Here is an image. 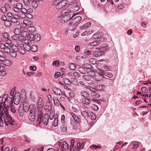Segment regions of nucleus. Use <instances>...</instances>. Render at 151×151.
Returning <instances> with one entry per match:
<instances>
[{"label": "nucleus", "mask_w": 151, "mask_h": 151, "mask_svg": "<svg viewBox=\"0 0 151 151\" xmlns=\"http://www.w3.org/2000/svg\"><path fill=\"white\" fill-rule=\"evenodd\" d=\"M22 41H24L23 40H18L16 42L17 45L18 46V47H23V45L22 42Z\"/></svg>", "instance_id": "obj_39"}, {"label": "nucleus", "mask_w": 151, "mask_h": 151, "mask_svg": "<svg viewBox=\"0 0 151 151\" xmlns=\"http://www.w3.org/2000/svg\"><path fill=\"white\" fill-rule=\"evenodd\" d=\"M62 81L65 84L68 85L70 83V81L67 78H63Z\"/></svg>", "instance_id": "obj_54"}, {"label": "nucleus", "mask_w": 151, "mask_h": 151, "mask_svg": "<svg viewBox=\"0 0 151 151\" xmlns=\"http://www.w3.org/2000/svg\"><path fill=\"white\" fill-rule=\"evenodd\" d=\"M91 96L93 98H98L100 97V95L98 93H95V92L91 93Z\"/></svg>", "instance_id": "obj_42"}, {"label": "nucleus", "mask_w": 151, "mask_h": 151, "mask_svg": "<svg viewBox=\"0 0 151 151\" xmlns=\"http://www.w3.org/2000/svg\"><path fill=\"white\" fill-rule=\"evenodd\" d=\"M27 37L30 40V41H34V35L32 33L29 34L28 35Z\"/></svg>", "instance_id": "obj_52"}, {"label": "nucleus", "mask_w": 151, "mask_h": 151, "mask_svg": "<svg viewBox=\"0 0 151 151\" xmlns=\"http://www.w3.org/2000/svg\"><path fill=\"white\" fill-rule=\"evenodd\" d=\"M70 19V17L69 16H63L60 19V22L62 23L67 22Z\"/></svg>", "instance_id": "obj_16"}, {"label": "nucleus", "mask_w": 151, "mask_h": 151, "mask_svg": "<svg viewBox=\"0 0 151 151\" xmlns=\"http://www.w3.org/2000/svg\"><path fill=\"white\" fill-rule=\"evenodd\" d=\"M28 36V33L26 31H23L19 35V37H21V40H26V37Z\"/></svg>", "instance_id": "obj_19"}, {"label": "nucleus", "mask_w": 151, "mask_h": 151, "mask_svg": "<svg viewBox=\"0 0 151 151\" xmlns=\"http://www.w3.org/2000/svg\"><path fill=\"white\" fill-rule=\"evenodd\" d=\"M60 14L62 16H70V18L71 17V16L73 15V13L70 11L69 9L63 10L61 13Z\"/></svg>", "instance_id": "obj_9"}, {"label": "nucleus", "mask_w": 151, "mask_h": 151, "mask_svg": "<svg viewBox=\"0 0 151 151\" xmlns=\"http://www.w3.org/2000/svg\"><path fill=\"white\" fill-rule=\"evenodd\" d=\"M53 91L54 93L56 95H61L62 94L61 90L57 87H54L53 88Z\"/></svg>", "instance_id": "obj_23"}, {"label": "nucleus", "mask_w": 151, "mask_h": 151, "mask_svg": "<svg viewBox=\"0 0 151 151\" xmlns=\"http://www.w3.org/2000/svg\"><path fill=\"white\" fill-rule=\"evenodd\" d=\"M81 102L83 103L86 105H89L91 102L86 97L84 98L83 99H82Z\"/></svg>", "instance_id": "obj_29"}, {"label": "nucleus", "mask_w": 151, "mask_h": 151, "mask_svg": "<svg viewBox=\"0 0 151 151\" xmlns=\"http://www.w3.org/2000/svg\"><path fill=\"white\" fill-rule=\"evenodd\" d=\"M95 73L93 72H91V74H90V76L89 75H83L82 77L85 80L89 81L91 79V78H93V77L95 76Z\"/></svg>", "instance_id": "obj_12"}, {"label": "nucleus", "mask_w": 151, "mask_h": 151, "mask_svg": "<svg viewBox=\"0 0 151 151\" xmlns=\"http://www.w3.org/2000/svg\"><path fill=\"white\" fill-rule=\"evenodd\" d=\"M102 75L98 74L97 75H95V76L93 77V79L97 81H99L100 80V77L101 78H106L103 75L104 73H103Z\"/></svg>", "instance_id": "obj_18"}, {"label": "nucleus", "mask_w": 151, "mask_h": 151, "mask_svg": "<svg viewBox=\"0 0 151 151\" xmlns=\"http://www.w3.org/2000/svg\"><path fill=\"white\" fill-rule=\"evenodd\" d=\"M4 108V101H3V98L0 97V109Z\"/></svg>", "instance_id": "obj_47"}, {"label": "nucleus", "mask_w": 151, "mask_h": 151, "mask_svg": "<svg viewBox=\"0 0 151 151\" xmlns=\"http://www.w3.org/2000/svg\"><path fill=\"white\" fill-rule=\"evenodd\" d=\"M9 54L10 56L13 58H15L17 55V53L14 51L10 52Z\"/></svg>", "instance_id": "obj_58"}, {"label": "nucleus", "mask_w": 151, "mask_h": 151, "mask_svg": "<svg viewBox=\"0 0 151 151\" xmlns=\"http://www.w3.org/2000/svg\"><path fill=\"white\" fill-rule=\"evenodd\" d=\"M73 76L75 78H78L80 76V75L76 72H74L73 73Z\"/></svg>", "instance_id": "obj_64"}, {"label": "nucleus", "mask_w": 151, "mask_h": 151, "mask_svg": "<svg viewBox=\"0 0 151 151\" xmlns=\"http://www.w3.org/2000/svg\"><path fill=\"white\" fill-rule=\"evenodd\" d=\"M48 119L47 118H46L44 117L42 119V122L43 124L45 125H47V124L48 122Z\"/></svg>", "instance_id": "obj_56"}, {"label": "nucleus", "mask_w": 151, "mask_h": 151, "mask_svg": "<svg viewBox=\"0 0 151 151\" xmlns=\"http://www.w3.org/2000/svg\"><path fill=\"white\" fill-rule=\"evenodd\" d=\"M30 5L34 9L36 8L38 6L37 2L36 0H31Z\"/></svg>", "instance_id": "obj_28"}, {"label": "nucleus", "mask_w": 151, "mask_h": 151, "mask_svg": "<svg viewBox=\"0 0 151 151\" xmlns=\"http://www.w3.org/2000/svg\"><path fill=\"white\" fill-rule=\"evenodd\" d=\"M70 114L71 115V116L70 117V118H73V119H76V122H78L80 121L79 118L76 116L73 113H70Z\"/></svg>", "instance_id": "obj_41"}, {"label": "nucleus", "mask_w": 151, "mask_h": 151, "mask_svg": "<svg viewBox=\"0 0 151 151\" xmlns=\"http://www.w3.org/2000/svg\"><path fill=\"white\" fill-rule=\"evenodd\" d=\"M27 15L26 13L25 12L24 13L22 12H18L17 15L19 16V18L20 17L23 19L25 18L26 17H27Z\"/></svg>", "instance_id": "obj_32"}, {"label": "nucleus", "mask_w": 151, "mask_h": 151, "mask_svg": "<svg viewBox=\"0 0 151 151\" xmlns=\"http://www.w3.org/2000/svg\"><path fill=\"white\" fill-rule=\"evenodd\" d=\"M2 115V120L4 119L5 124L6 126L10 125H13L14 124V122H15L14 120L12 119L9 114L8 111L6 109L2 110L0 112V116Z\"/></svg>", "instance_id": "obj_1"}, {"label": "nucleus", "mask_w": 151, "mask_h": 151, "mask_svg": "<svg viewBox=\"0 0 151 151\" xmlns=\"http://www.w3.org/2000/svg\"><path fill=\"white\" fill-rule=\"evenodd\" d=\"M76 122H77L76 121V119L73 118H70V124L72 126H75Z\"/></svg>", "instance_id": "obj_50"}, {"label": "nucleus", "mask_w": 151, "mask_h": 151, "mask_svg": "<svg viewBox=\"0 0 151 151\" xmlns=\"http://www.w3.org/2000/svg\"><path fill=\"white\" fill-rule=\"evenodd\" d=\"M79 6L78 5L73 6L70 8L69 9L70 11L72 12H76L78 11L79 9Z\"/></svg>", "instance_id": "obj_15"}, {"label": "nucleus", "mask_w": 151, "mask_h": 151, "mask_svg": "<svg viewBox=\"0 0 151 151\" xmlns=\"http://www.w3.org/2000/svg\"><path fill=\"white\" fill-rule=\"evenodd\" d=\"M27 30L30 32H33L35 30V28L32 26H29L27 28Z\"/></svg>", "instance_id": "obj_38"}, {"label": "nucleus", "mask_w": 151, "mask_h": 151, "mask_svg": "<svg viewBox=\"0 0 151 151\" xmlns=\"http://www.w3.org/2000/svg\"><path fill=\"white\" fill-rule=\"evenodd\" d=\"M90 147L91 149L93 150L96 149L97 148L99 149L101 148L100 145L96 146L95 145H91L90 146Z\"/></svg>", "instance_id": "obj_51"}, {"label": "nucleus", "mask_w": 151, "mask_h": 151, "mask_svg": "<svg viewBox=\"0 0 151 151\" xmlns=\"http://www.w3.org/2000/svg\"><path fill=\"white\" fill-rule=\"evenodd\" d=\"M3 37L4 38L7 39L6 41L7 43H11V40L10 38V37L9 35V34L7 32H4L2 33V34Z\"/></svg>", "instance_id": "obj_17"}, {"label": "nucleus", "mask_w": 151, "mask_h": 151, "mask_svg": "<svg viewBox=\"0 0 151 151\" xmlns=\"http://www.w3.org/2000/svg\"><path fill=\"white\" fill-rule=\"evenodd\" d=\"M99 44V43L96 41H95L89 43L88 44V46L89 47H91L92 46H95L98 45Z\"/></svg>", "instance_id": "obj_36"}, {"label": "nucleus", "mask_w": 151, "mask_h": 151, "mask_svg": "<svg viewBox=\"0 0 151 151\" xmlns=\"http://www.w3.org/2000/svg\"><path fill=\"white\" fill-rule=\"evenodd\" d=\"M10 106L11 111L13 113H15L16 111L15 105L14 104H13Z\"/></svg>", "instance_id": "obj_57"}, {"label": "nucleus", "mask_w": 151, "mask_h": 151, "mask_svg": "<svg viewBox=\"0 0 151 151\" xmlns=\"http://www.w3.org/2000/svg\"><path fill=\"white\" fill-rule=\"evenodd\" d=\"M106 88V86L102 85H98L95 86L96 90L99 91H104Z\"/></svg>", "instance_id": "obj_13"}, {"label": "nucleus", "mask_w": 151, "mask_h": 151, "mask_svg": "<svg viewBox=\"0 0 151 151\" xmlns=\"http://www.w3.org/2000/svg\"><path fill=\"white\" fill-rule=\"evenodd\" d=\"M104 53V52L102 51H95L93 52V54L95 57H98Z\"/></svg>", "instance_id": "obj_30"}, {"label": "nucleus", "mask_w": 151, "mask_h": 151, "mask_svg": "<svg viewBox=\"0 0 151 151\" xmlns=\"http://www.w3.org/2000/svg\"><path fill=\"white\" fill-rule=\"evenodd\" d=\"M30 112L29 113H32L33 111H34V113H35V108L34 105L33 104H31L30 105V107L29 108Z\"/></svg>", "instance_id": "obj_48"}, {"label": "nucleus", "mask_w": 151, "mask_h": 151, "mask_svg": "<svg viewBox=\"0 0 151 151\" xmlns=\"http://www.w3.org/2000/svg\"><path fill=\"white\" fill-rule=\"evenodd\" d=\"M40 35L37 34L34 35V41L35 42H37L40 40Z\"/></svg>", "instance_id": "obj_46"}, {"label": "nucleus", "mask_w": 151, "mask_h": 151, "mask_svg": "<svg viewBox=\"0 0 151 151\" xmlns=\"http://www.w3.org/2000/svg\"><path fill=\"white\" fill-rule=\"evenodd\" d=\"M108 44L105 43L101 45V47L102 48V50L105 51L108 50L109 48L108 47Z\"/></svg>", "instance_id": "obj_37"}, {"label": "nucleus", "mask_w": 151, "mask_h": 151, "mask_svg": "<svg viewBox=\"0 0 151 151\" xmlns=\"http://www.w3.org/2000/svg\"><path fill=\"white\" fill-rule=\"evenodd\" d=\"M35 113H34V111L32 113H29V115L28 118L30 121L31 122H34L35 120Z\"/></svg>", "instance_id": "obj_14"}, {"label": "nucleus", "mask_w": 151, "mask_h": 151, "mask_svg": "<svg viewBox=\"0 0 151 151\" xmlns=\"http://www.w3.org/2000/svg\"><path fill=\"white\" fill-rule=\"evenodd\" d=\"M19 20V16L17 14H14L13 17L10 19L11 22L12 23H15L17 25L20 24V23Z\"/></svg>", "instance_id": "obj_7"}, {"label": "nucleus", "mask_w": 151, "mask_h": 151, "mask_svg": "<svg viewBox=\"0 0 151 151\" xmlns=\"http://www.w3.org/2000/svg\"><path fill=\"white\" fill-rule=\"evenodd\" d=\"M52 99L55 105L58 106L60 105V102L58 98L56 97H53Z\"/></svg>", "instance_id": "obj_33"}, {"label": "nucleus", "mask_w": 151, "mask_h": 151, "mask_svg": "<svg viewBox=\"0 0 151 151\" xmlns=\"http://www.w3.org/2000/svg\"><path fill=\"white\" fill-rule=\"evenodd\" d=\"M13 104V99L12 98L8 97L4 101V108H3V110L7 109L8 110L7 108L9 106Z\"/></svg>", "instance_id": "obj_4"}, {"label": "nucleus", "mask_w": 151, "mask_h": 151, "mask_svg": "<svg viewBox=\"0 0 151 151\" xmlns=\"http://www.w3.org/2000/svg\"><path fill=\"white\" fill-rule=\"evenodd\" d=\"M61 131L63 132H65L67 131V127L65 124L63 123L60 127Z\"/></svg>", "instance_id": "obj_45"}, {"label": "nucleus", "mask_w": 151, "mask_h": 151, "mask_svg": "<svg viewBox=\"0 0 151 151\" xmlns=\"http://www.w3.org/2000/svg\"><path fill=\"white\" fill-rule=\"evenodd\" d=\"M27 42H25V45H24V48L25 50L27 51H29V50L30 49L31 46V44L30 42H31L30 41H27Z\"/></svg>", "instance_id": "obj_26"}, {"label": "nucleus", "mask_w": 151, "mask_h": 151, "mask_svg": "<svg viewBox=\"0 0 151 151\" xmlns=\"http://www.w3.org/2000/svg\"><path fill=\"white\" fill-rule=\"evenodd\" d=\"M44 105V102L42 98H40L37 103V109H40L43 108Z\"/></svg>", "instance_id": "obj_11"}, {"label": "nucleus", "mask_w": 151, "mask_h": 151, "mask_svg": "<svg viewBox=\"0 0 151 151\" xmlns=\"http://www.w3.org/2000/svg\"><path fill=\"white\" fill-rule=\"evenodd\" d=\"M104 82V83L107 85L109 86L110 85L111 82V80L109 78H106L105 79L103 80Z\"/></svg>", "instance_id": "obj_40"}, {"label": "nucleus", "mask_w": 151, "mask_h": 151, "mask_svg": "<svg viewBox=\"0 0 151 151\" xmlns=\"http://www.w3.org/2000/svg\"><path fill=\"white\" fill-rule=\"evenodd\" d=\"M78 70L82 73H84L86 72V69L84 68L80 67L78 68Z\"/></svg>", "instance_id": "obj_53"}, {"label": "nucleus", "mask_w": 151, "mask_h": 151, "mask_svg": "<svg viewBox=\"0 0 151 151\" xmlns=\"http://www.w3.org/2000/svg\"><path fill=\"white\" fill-rule=\"evenodd\" d=\"M91 23L90 22L87 23L83 26L80 27V29L82 30H84L90 27L91 25Z\"/></svg>", "instance_id": "obj_24"}, {"label": "nucleus", "mask_w": 151, "mask_h": 151, "mask_svg": "<svg viewBox=\"0 0 151 151\" xmlns=\"http://www.w3.org/2000/svg\"><path fill=\"white\" fill-rule=\"evenodd\" d=\"M86 88L87 89H89L90 91H91V92H95L96 90L95 88H94L92 86H86Z\"/></svg>", "instance_id": "obj_63"}, {"label": "nucleus", "mask_w": 151, "mask_h": 151, "mask_svg": "<svg viewBox=\"0 0 151 151\" xmlns=\"http://www.w3.org/2000/svg\"><path fill=\"white\" fill-rule=\"evenodd\" d=\"M20 93L18 92H16L15 93L13 98V102L14 104L17 105L19 104L20 100Z\"/></svg>", "instance_id": "obj_6"}, {"label": "nucleus", "mask_w": 151, "mask_h": 151, "mask_svg": "<svg viewBox=\"0 0 151 151\" xmlns=\"http://www.w3.org/2000/svg\"><path fill=\"white\" fill-rule=\"evenodd\" d=\"M30 107V105L29 104L26 102H24L23 104V109L24 110L26 111H27L29 109Z\"/></svg>", "instance_id": "obj_25"}, {"label": "nucleus", "mask_w": 151, "mask_h": 151, "mask_svg": "<svg viewBox=\"0 0 151 151\" xmlns=\"http://www.w3.org/2000/svg\"><path fill=\"white\" fill-rule=\"evenodd\" d=\"M38 118L37 120L39 124H40L42 122V119L44 117H43V114L40 109L38 110L37 113Z\"/></svg>", "instance_id": "obj_8"}, {"label": "nucleus", "mask_w": 151, "mask_h": 151, "mask_svg": "<svg viewBox=\"0 0 151 151\" xmlns=\"http://www.w3.org/2000/svg\"><path fill=\"white\" fill-rule=\"evenodd\" d=\"M1 61L3 62L4 65L9 66L12 65L13 64V62L12 61H11L5 59L4 60H2Z\"/></svg>", "instance_id": "obj_21"}, {"label": "nucleus", "mask_w": 151, "mask_h": 151, "mask_svg": "<svg viewBox=\"0 0 151 151\" xmlns=\"http://www.w3.org/2000/svg\"><path fill=\"white\" fill-rule=\"evenodd\" d=\"M52 107V106L50 103L47 104L44 107L45 110L47 112H49L51 110Z\"/></svg>", "instance_id": "obj_22"}, {"label": "nucleus", "mask_w": 151, "mask_h": 151, "mask_svg": "<svg viewBox=\"0 0 151 151\" xmlns=\"http://www.w3.org/2000/svg\"><path fill=\"white\" fill-rule=\"evenodd\" d=\"M31 0H23L24 5L27 7H31L30 3Z\"/></svg>", "instance_id": "obj_35"}, {"label": "nucleus", "mask_w": 151, "mask_h": 151, "mask_svg": "<svg viewBox=\"0 0 151 151\" xmlns=\"http://www.w3.org/2000/svg\"><path fill=\"white\" fill-rule=\"evenodd\" d=\"M77 147H78L80 149H82L83 148V143L81 144L80 142H78L77 145Z\"/></svg>", "instance_id": "obj_61"}, {"label": "nucleus", "mask_w": 151, "mask_h": 151, "mask_svg": "<svg viewBox=\"0 0 151 151\" xmlns=\"http://www.w3.org/2000/svg\"><path fill=\"white\" fill-rule=\"evenodd\" d=\"M16 91V88L15 87H14L12 88L10 91V95L11 96H12L14 97V93Z\"/></svg>", "instance_id": "obj_60"}, {"label": "nucleus", "mask_w": 151, "mask_h": 151, "mask_svg": "<svg viewBox=\"0 0 151 151\" xmlns=\"http://www.w3.org/2000/svg\"><path fill=\"white\" fill-rule=\"evenodd\" d=\"M21 37H19V35H15L12 37L11 38L12 40L16 42L18 40H21Z\"/></svg>", "instance_id": "obj_34"}, {"label": "nucleus", "mask_w": 151, "mask_h": 151, "mask_svg": "<svg viewBox=\"0 0 151 151\" xmlns=\"http://www.w3.org/2000/svg\"><path fill=\"white\" fill-rule=\"evenodd\" d=\"M22 7V4L19 3L17 5L16 7H14L12 9L15 12H18L19 11V9H21Z\"/></svg>", "instance_id": "obj_27"}, {"label": "nucleus", "mask_w": 151, "mask_h": 151, "mask_svg": "<svg viewBox=\"0 0 151 151\" xmlns=\"http://www.w3.org/2000/svg\"><path fill=\"white\" fill-rule=\"evenodd\" d=\"M24 47L23 46V47H18V51L20 53L22 54H24L25 53V51L24 49Z\"/></svg>", "instance_id": "obj_43"}, {"label": "nucleus", "mask_w": 151, "mask_h": 151, "mask_svg": "<svg viewBox=\"0 0 151 151\" xmlns=\"http://www.w3.org/2000/svg\"><path fill=\"white\" fill-rule=\"evenodd\" d=\"M74 14L73 15V16L71 17L70 19V22L69 24V25L73 26L75 24L79 22L82 19V18L81 16H77L76 15H74Z\"/></svg>", "instance_id": "obj_2"}, {"label": "nucleus", "mask_w": 151, "mask_h": 151, "mask_svg": "<svg viewBox=\"0 0 151 151\" xmlns=\"http://www.w3.org/2000/svg\"><path fill=\"white\" fill-rule=\"evenodd\" d=\"M99 71L100 72L103 74V73H104V75H105V76H107L109 78H111L113 77V75L110 72H107L104 73V72L103 70L101 69H99Z\"/></svg>", "instance_id": "obj_20"}, {"label": "nucleus", "mask_w": 151, "mask_h": 151, "mask_svg": "<svg viewBox=\"0 0 151 151\" xmlns=\"http://www.w3.org/2000/svg\"><path fill=\"white\" fill-rule=\"evenodd\" d=\"M30 49L33 52H36L38 49V47L36 45H32L31 46Z\"/></svg>", "instance_id": "obj_49"}, {"label": "nucleus", "mask_w": 151, "mask_h": 151, "mask_svg": "<svg viewBox=\"0 0 151 151\" xmlns=\"http://www.w3.org/2000/svg\"><path fill=\"white\" fill-rule=\"evenodd\" d=\"M14 32L15 35H18L20 32V30L18 28H16L14 29Z\"/></svg>", "instance_id": "obj_62"}, {"label": "nucleus", "mask_w": 151, "mask_h": 151, "mask_svg": "<svg viewBox=\"0 0 151 151\" xmlns=\"http://www.w3.org/2000/svg\"><path fill=\"white\" fill-rule=\"evenodd\" d=\"M80 94L84 98L88 97L89 96V94L87 92L83 91H82L81 92Z\"/></svg>", "instance_id": "obj_44"}, {"label": "nucleus", "mask_w": 151, "mask_h": 151, "mask_svg": "<svg viewBox=\"0 0 151 151\" xmlns=\"http://www.w3.org/2000/svg\"><path fill=\"white\" fill-rule=\"evenodd\" d=\"M67 3V0H63L60 1V2H57L56 3H55V1L54 4L57 9H60L65 6Z\"/></svg>", "instance_id": "obj_5"}, {"label": "nucleus", "mask_w": 151, "mask_h": 151, "mask_svg": "<svg viewBox=\"0 0 151 151\" xmlns=\"http://www.w3.org/2000/svg\"><path fill=\"white\" fill-rule=\"evenodd\" d=\"M61 151H68L69 150L68 145L65 141L63 142L61 149Z\"/></svg>", "instance_id": "obj_10"}, {"label": "nucleus", "mask_w": 151, "mask_h": 151, "mask_svg": "<svg viewBox=\"0 0 151 151\" xmlns=\"http://www.w3.org/2000/svg\"><path fill=\"white\" fill-rule=\"evenodd\" d=\"M81 114L84 116H88L91 120H95L96 118V114L91 111L88 110H85L81 111Z\"/></svg>", "instance_id": "obj_3"}, {"label": "nucleus", "mask_w": 151, "mask_h": 151, "mask_svg": "<svg viewBox=\"0 0 151 151\" xmlns=\"http://www.w3.org/2000/svg\"><path fill=\"white\" fill-rule=\"evenodd\" d=\"M139 145L138 142L137 141H133L131 143V146L132 149L137 148Z\"/></svg>", "instance_id": "obj_31"}, {"label": "nucleus", "mask_w": 151, "mask_h": 151, "mask_svg": "<svg viewBox=\"0 0 151 151\" xmlns=\"http://www.w3.org/2000/svg\"><path fill=\"white\" fill-rule=\"evenodd\" d=\"M4 24L7 27H9L11 25V22L8 20L5 21L4 22Z\"/></svg>", "instance_id": "obj_59"}, {"label": "nucleus", "mask_w": 151, "mask_h": 151, "mask_svg": "<svg viewBox=\"0 0 151 151\" xmlns=\"http://www.w3.org/2000/svg\"><path fill=\"white\" fill-rule=\"evenodd\" d=\"M69 67L70 69L72 70H74L76 69V65L73 63H71L69 64Z\"/></svg>", "instance_id": "obj_55"}]
</instances>
